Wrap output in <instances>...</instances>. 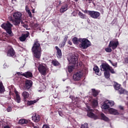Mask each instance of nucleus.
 Masks as SVG:
<instances>
[{"label": "nucleus", "mask_w": 128, "mask_h": 128, "mask_svg": "<svg viewBox=\"0 0 128 128\" xmlns=\"http://www.w3.org/2000/svg\"><path fill=\"white\" fill-rule=\"evenodd\" d=\"M32 52L34 58H40V56H42V47H40V42L38 40L34 41V44L32 48Z\"/></svg>", "instance_id": "obj_1"}, {"label": "nucleus", "mask_w": 128, "mask_h": 128, "mask_svg": "<svg viewBox=\"0 0 128 128\" xmlns=\"http://www.w3.org/2000/svg\"><path fill=\"white\" fill-rule=\"evenodd\" d=\"M22 14L20 12H14L13 14V18L12 16H10L8 18V20L10 22H12V24H14V26H18L20 24V22L22 21Z\"/></svg>", "instance_id": "obj_2"}, {"label": "nucleus", "mask_w": 128, "mask_h": 128, "mask_svg": "<svg viewBox=\"0 0 128 128\" xmlns=\"http://www.w3.org/2000/svg\"><path fill=\"white\" fill-rule=\"evenodd\" d=\"M1 26L2 28L5 30L7 34H9L10 36H14V33L12 31V24L8 21L6 23H3Z\"/></svg>", "instance_id": "obj_3"}, {"label": "nucleus", "mask_w": 128, "mask_h": 128, "mask_svg": "<svg viewBox=\"0 0 128 128\" xmlns=\"http://www.w3.org/2000/svg\"><path fill=\"white\" fill-rule=\"evenodd\" d=\"M79 42H81V44H79L80 48L83 50H86L92 46V43L88 40L86 38H79Z\"/></svg>", "instance_id": "obj_4"}, {"label": "nucleus", "mask_w": 128, "mask_h": 128, "mask_svg": "<svg viewBox=\"0 0 128 128\" xmlns=\"http://www.w3.org/2000/svg\"><path fill=\"white\" fill-rule=\"evenodd\" d=\"M46 65L45 64H39L38 66V70L40 72V74L42 76H46Z\"/></svg>", "instance_id": "obj_5"}, {"label": "nucleus", "mask_w": 128, "mask_h": 128, "mask_svg": "<svg viewBox=\"0 0 128 128\" xmlns=\"http://www.w3.org/2000/svg\"><path fill=\"white\" fill-rule=\"evenodd\" d=\"M118 44H120V43L118 40H113L110 41L108 46V48H111L112 50H114L118 48Z\"/></svg>", "instance_id": "obj_6"}, {"label": "nucleus", "mask_w": 128, "mask_h": 128, "mask_svg": "<svg viewBox=\"0 0 128 128\" xmlns=\"http://www.w3.org/2000/svg\"><path fill=\"white\" fill-rule=\"evenodd\" d=\"M70 98L72 100V105L74 108H78V103L80 102V98L74 96H70Z\"/></svg>", "instance_id": "obj_7"}, {"label": "nucleus", "mask_w": 128, "mask_h": 128, "mask_svg": "<svg viewBox=\"0 0 128 128\" xmlns=\"http://www.w3.org/2000/svg\"><path fill=\"white\" fill-rule=\"evenodd\" d=\"M82 76H84V72H76L73 76V80L74 82H79V80L82 78Z\"/></svg>", "instance_id": "obj_8"}, {"label": "nucleus", "mask_w": 128, "mask_h": 128, "mask_svg": "<svg viewBox=\"0 0 128 128\" xmlns=\"http://www.w3.org/2000/svg\"><path fill=\"white\" fill-rule=\"evenodd\" d=\"M90 16L92 18L96 19L100 16V13L98 12L91 10Z\"/></svg>", "instance_id": "obj_9"}, {"label": "nucleus", "mask_w": 128, "mask_h": 128, "mask_svg": "<svg viewBox=\"0 0 128 128\" xmlns=\"http://www.w3.org/2000/svg\"><path fill=\"white\" fill-rule=\"evenodd\" d=\"M70 64H74V66H78V57L76 56L72 55L70 58Z\"/></svg>", "instance_id": "obj_10"}, {"label": "nucleus", "mask_w": 128, "mask_h": 128, "mask_svg": "<svg viewBox=\"0 0 128 128\" xmlns=\"http://www.w3.org/2000/svg\"><path fill=\"white\" fill-rule=\"evenodd\" d=\"M87 108L88 110L87 114L88 116L91 118H96V116L92 112L94 110L90 109V106H88Z\"/></svg>", "instance_id": "obj_11"}, {"label": "nucleus", "mask_w": 128, "mask_h": 128, "mask_svg": "<svg viewBox=\"0 0 128 128\" xmlns=\"http://www.w3.org/2000/svg\"><path fill=\"white\" fill-rule=\"evenodd\" d=\"M110 66L108 63H102L100 66L101 70H102V72H108L110 70Z\"/></svg>", "instance_id": "obj_12"}, {"label": "nucleus", "mask_w": 128, "mask_h": 128, "mask_svg": "<svg viewBox=\"0 0 128 128\" xmlns=\"http://www.w3.org/2000/svg\"><path fill=\"white\" fill-rule=\"evenodd\" d=\"M32 118L34 122H38L40 120V116L36 114H33Z\"/></svg>", "instance_id": "obj_13"}, {"label": "nucleus", "mask_w": 128, "mask_h": 128, "mask_svg": "<svg viewBox=\"0 0 128 128\" xmlns=\"http://www.w3.org/2000/svg\"><path fill=\"white\" fill-rule=\"evenodd\" d=\"M55 48L56 50V56L58 58H62V50L58 48V46H55Z\"/></svg>", "instance_id": "obj_14"}, {"label": "nucleus", "mask_w": 128, "mask_h": 128, "mask_svg": "<svg viewBox=\"0 0 128 128\" xmlns=\"http://www.w3.org/2000/svg\"><path fill=\"white\" fill-rule=\"evenodd\" d=\"M30 36V32H27L26 34H22L21 36L19 38V40L20 42H25L27 38Z\"/></svg>", "instance_id": "obj_15"}, {"label": "nucleus", "mask_w": 128, "mask_h": 128, "mask_svg": "<svg viewBox=\"0 0 128 128\" xmlns=\"http://www.w3.org/2000/svg\"><path fill=\"white\" fill-rule=\"evenodd\" d=\"M32 86V81L31 80H26L25 82V88L27 90H30Z\"/></svg>", "instance_id": "obj_16"}, {"label": "nucleus", "mask_w": 128, "mask_h": 128, "mask_svg": "<svg viewBox=\"0 0 128 128\" xmlns=\"http://www.w3.org/2000/svg\"><path fill=\"white\" fill-rule=\"evenodd\" d=\"M22 76H24L27 78H32L34 76V75L32 74V72L28 71L25 72L24 73H23L22 74Z\"/></svg>", "instance_id": "obj_17"}, {"label": "nucleus", "mask_w": 128, "mask_h": 128, "mask_svg": "<svg viewBox=\"0 0 128 128\" xmlns=\"http://www.w3.org/2000/svg\"><path fill=\"white\" fill-rule=\"evenodd\" d=\"M68 10V4H65L62 6L60 10V12L64 13Z\"/></svg>", "instance_id": "obj_18"}, {"label": "nucleus", "mask_w": 128, "mask_h": 128, "mask_svg": "<svg viewBox=\"0 0 128 128\" xmlns=\"http://www.w3.org/2000/svg\"><path fill=\"white\" fill-rule=\"evenodd\" d=\"M14 54H16V52H14V48H10L8 50L7 56H14Z\"/></svg>", "instance_id": "obj_19"}, {"label": "nucleus", "mask_w": 128, "mask_h": 128, "mask_svg": "<svg viewBox=\"0 0 128 128\" xmlns=\"http://www.w3.org/2000/svg\"><path fill=\"white\" fill-rule=\"evenodd\" d=\"M109 112L110 114H114V116H118L120 113L118 112V110L111 108L109 110Z\"/></svg>", "instance_id": "obj_20"}, {"label": "nucleus", "mask_w": 128, "mask_h": 128, "mask_svg": "<svg viewBox=\"0 0 128 128\" xmlns=\"http://www.w3.org/2000/svg\"><path fill=\"white\" fill-rule=\"evenodd\" d=\"M76 66H78L70 64V65L68 66V72H72V70H74V68H76Z\"/></svg>", "instance_id": "obj_21"}, {"label": "nucleus", "mask_w": 128, "mask_h": 128, "mask_svg": "<svg viewBox=\"0 0 128 128\" xmlns=\"http://www.w3.org/2000/svg\"><path fill=\"white\" fill-rule=\"evenodd\" d=\"M92 92L93 96H94V98H96V96H98V94H100V91L98 90H96V89L93 88L92 89Z\"/></svg>", "instance_id": "obj_22"}, {"label": "nucleus", "mask_w": 128, "mask_h": 128, "mask_svg": "<svg viewBox=\"0 0 128 128\" xmlns=\"http://www.w3.org/2000/svg\"><path fill=\"white\" fill-rule=\"evenodd\" d=\"M93 70L94 72V73L96 74H97V76H100V68H98V66H95L93 68Z\"/></svg>", "instance_id": "obj_23"}, {"label": "nucleus", "mask_w": 128, "mask_h": 128, "mask_svg": "<svg viewBox=\"0 0 128 128\" xmlns=\"http://www.w3.org/2000/svg\"><path fill=\"white\" fill-rule=\"evenodd\" d=\"M14 92L16 96V102L18 104H20V96L18 94V91H15Z\"/></svg>", "instance_id": "obj_24"}, {"label": "nucleus", "mask_w": 128, "mask_h": 128, "mask_svg": "<svg viewBox=\"0 0 128 128\" xmlns=\"http://www.w3.org/2000/svg\"><path fill=\"white\" fill-rule=\"evenodd\" d=\"M101 108L104 110H108L110 108V105L108 104V101L104 102Z\"/></svg>", "instance_id": "obj_25"}, {"label": "nucleus", "mask_w": 128, "mask_h": 128, "mask_svg": "<svg viewBox=\"0 0 128 128\" xmlns=\"http://www.w3.org/2000/svg\"><path fill=\"white\" fill-rule=\"evenodd\" d=\"M28 124V121L26 119H21L18 122L19 124Z\"/></svg>", "instance_id": "obj_26"}, {"label": "nucleus", "mask_w": 128, "mask_h": 128, "mask_svg": "<svg viewBox=\"0 0 128 128\" xmlns=\"http://www.w3.org/2000/svg\"><path fill=\"white\" fill-rule=\"evenodd\" d=\"M101 120H104L105 122H108V118L106 117V115L104 114V113H102L100 114Z\"/></svg>", "instance_id": "obj_27"}, {"label": "nucleus", "mask_w": 128, "mask_h": 128, "mask_svg": "<svg viewBox=\"0 0 128 128\" xmlns=\"http://www.w3.org/2000/svg\"><path fill=\"white\" fill-rule=\"evenodd\" d=\"M72 42L74 44H78V42H80V38H78V37H74L72 39Z\"/></svg>", "instance_id": "obj_28"}, {"label": "nucleus", "mask_w": 128, "mask_h": 128, "mask_svg": "<svg viewBox=\"0 0 128 128\" xmlns=\"http://www.w3.org/2000/svg\"><path fill=\"white\" fill-rule=\"evenodd\" d=\"M22 96L24 97V100H26V98H28V96H30V94L26 91H24L22 94Z\"/></svg>", "instance_id": "obj_29"}, {"label": "nucleus", "mask_w": 128, "mask_h": 128, "mask_svg": "<svg viewBox=\"0 0 128 128\" xmlns=\"http://www.w3.org/2000/svg\"><path fill=\"white\" fill-rule=\"evenodd\" d=\"M4 86L2 84V82L0 80V94H2L4 92Z\"/></svg>", "instance_id": "obj_30"}, {"label": "nucleus", "mask_w": 128, "mask_h": 128, "mask_svg": "<svg viewBox=\"0 0 128 128\" xmlns=\"http://www.w3.org/2000/svg\"><path fill=\"white\" fill-rule=\"evenodd\" d=\"M52 64L54 66H60V62L57 60H52Z\"/></svg>", "instance_id": "obj_31"}, {"label": "nucleus", "mask_w": 128, "mask_h": 128, "mask_svg": "<svg viewBox=\"0 0 128 128\" xmlns=\"http://www.w3.org/2000/svg\"><path fill=\"white\" fill-rule=\"evenodd\" d=\"M114 88L116 90H118L120 88V84L118 82H115L114 84Z\"/></svg>", "instance_id": "obj_32"}, {"label": "nucleus", "mask_w": 128, "mask_h": 128, "mask_svg": "<svg viewBox=\"0 0 128 128\" xmlns=\"http://www.w3.org/2000/svg\"><path fill=\"white\" fill-rule=\"evenodd\" d=\"M78 14L79 16H80V18H82V19H84V18H86V15L82 14V12H80L78 13Z\"/></svg>", "instance_id": "obj_33"}, {"label": "nucleus", "mask_w": 128, "mask_h": 128, "mask_svg": "<svg viewBox=\"0 0 128 128\" xmlns=\"http://www.w3.org/2000/svg\"><path fill=\"white\" fill-rule=\"evenodd\" d=\"M104 75L106 78H110V74L108 71H105L104 72Z\"/></svg>", "instance_id": "obj_34"}, {"label": "nucleus", "mask_w": 128, "mask_h": 128, "mask_svg": "<svg viewBox=\"0 0 128 128\" xmlns=\"http://www.w3.org/2000/svg\"><path fill=\"white\" fill-rule=\"evenodd\" d=\"M92 106L93 108H96V106H98V100H94L92 102Z\"/></svg>", "instance_id": "obj_35"}, {"label": "nucleus", "mask_w": 128, "mask_h": 128, "mask_svg": "<svg viewBox=\"0 0 128 128\" xmlns=\"http://www.w3.org/2000/svg\"><path fill=\"white\" fill-rule=\"evenodd\" d=\"M36 100H30L28 102V106H32V104H36Z\"/></svg>", "instance_id": "obj_36"}, {"label": "nucleus", "mask_w": 128, "mask_h": 128, "mask_svg": "<svg viewBox=\"0 0 128 128\" xmlns=\"http://www.w3.org/2000/svg\"><path fill=\"white\" fill-rule=\"evenodd\" d=\"M107 104H108L109 106H114V101H108Z\"/></svg>", "instance_id": "obj_37"}, {"label": "nucleus", "mask_w": 128, "mask_h": 128, "mask_svg": "<svg viewBox=\"0 0 128 128\" xmlns=\"http://www.w3.org/2000/svg\"><path fill=\"white\" fill-rule=\"evenodd\" d=\"M66 42H62L59 44V48H62L66 46Z\"/></svg>", "instance_id": "obj_38"}, {"label": "nucleus", "mask_w": 128, "mask_h": 128, "mask_svg": "<svg viewBox=\"0 0 128 128\" xmlns=\"http://www.w3.org/2000/svg\"><path fill=\"white\" fill-rule=\"evenodd\" d=\"M124 90L122 88H120L118 90L120 94H122L124 92Z\"/></svg>", "instance_id": "obj_39"}, {"label": "nucleus", "mask_w": 128, "mask_h": 128, "mask_svg": "<svg viewBox=\"0 0 128 128\" xmlns=\"http://www.w3.org/2000/svg\"><path fill=\"white\" fill-rule=\"evenodd\" d=\"M108 71L110 72H111V74H116V72H114V68H112V67L110 66L109 67V69L108 70Z\"/></svg>", "instance_id": "obj_40"}, {"label": "nucleus", "mask_w": 128, "mask_h": 128, "mask_svg": "<svg viewBox=\"0 0 128 128\" xmlns=\"http://www.w3.org/2000/svg\"><path fill=\"white\" fill-rule=\"evenodd\" d=\"M105 50L106 52H112V48L108 47L105 48Z\"/></svg>", "instance_id": "obj_41"}, {"label": "nucleus", "mask_w": 128, "mask_h": 128, "mask_svg": "<svg viewBox=\"0 0 128 128\" xmlns=\"http://www.w3.org/2000/svg\"><path fill=\"white\" fill-rule=\"evenodd\" d=\"M80 128H88V124L85 123L81 125Z\"/></svg>", "instance_id": "obj_42"}, {"label": "nucleus", "mask_w": 128, "mask_h": 128, "mask_svg": "<svg viewBox=\"0 0 128 128\" xmlns=\"http://www.w3.org/2000/svg\"><path fill=\"white\" fill-rule=\"evenodd\" d=\"M68 35H65L63 42L66 43L68 40Z\"/></svg>", "instance_id": "obj_43"}, {"label": "nucleus", "mask_w": 128, "mask_h": 128, "mask_svg": "<svg viewBox=\"0 0 128 128\" xmlns=\"http://www.w3.org/2000/svg\"><path fill=\"white\" fill-rule=\"evenodd\" d=\"M82 12L84 14H88L90 16V13L91 12V10H82Z\"/></svg>", "instance_id": "obj_44"}, {"label": "nucleus", "mask_w": 128, "mask_h": 128, "mask_svg": "<svg viewBox=\"0 0 128 128\" xmlns=\"http://www.w3.org/2000/svg\"><path fill=\"white\" fill-rule=\"evenodd\" d=\"M28 14L30 18H32V12H30V11H28Z\"/></svg>", "instance_id": "obj_45"}, {"label": "nucleus", "mask_w": 128, "mask_h": 128, "mask_svg": "<svg viewBox=\"0 0 128 128\" xmlns=\"http://www.w3.org/2000/svg\"><path fill=\"white\" fill-rule=\"evenodd\" d=\"M12 108H10V106L8 107L7 108V112H12Z\"/></svg>", "instance_id": "obj_46"}, {"label": "nucleus", "mask_w": 128, "mask_h": 128, "mask_svg": "<svg viewBox=\"0 0 128 128\" xmlns=\"http://www.w3.org/2000/svg\"><path fill=\"white\" fill-rule=\"evenodd\" d=\"M124 60L125 64H128V56L124 58Z\"/></svg>", "instance_id": "obj_47"}, {"label": "nucleus", "mask_w": 128, "mask_h": 128, "mask_svg": "<svg viewBox=\"0 0 128 128\" xmlns=\"http://www.w3.org/2000/svg\"><path fill=\"white\" fill-rule=\"evenodd\" d=\"M118 108H119V109L120 110H124V106H119Z\"/></svg>", "instance_id": "obj_48"}, {"label": "nucleus", "mask_w": 128, "mask_h": 128, "mask_svg": "<svg viewBox=\"0 0 128 128\" xmlns=\"http://www.w3.org/2000/svg\"><path fill=\"white\" fill-rule=\"evenodd\" d=\"M26 12H28L30 11V8H28V6H26Z\"/></svg>", "instance_id": "obj_49"}, {"label": "nucleus", "mask_w": 128, "mask_h": 128, "mask_svg": "<svg viewBox=\"0 0 128 128\" xmlns=\"http://www.w3.org/2000/svg\"><path fill=\"white\" fill-rule=\"evenodd\" d=\"M22 26L24 28H28V24H24L22 25Z\"/></svg>", "instance_id": "obj_50"}, {"label": "nucleus", "mask_w": 128, "mask_h": 128, "mask_svg": "<svg viewBox=\"0 0 128 128\" xmlns=\"http://www.w3.org/2000/svg\"><path fill=\"white\" fill-rule=\"evenodd\" d=\"M112 66H115V68H116V66H117V64H118L117 63H112Z\"/></svg>", "instance_id": "obj_51"}, {"label": "nucleus", "mask_w": 128, "mask_h": 128, "mask_svg": "<svg viewBox=\"0 0 128 128\" xmlns=\"http://www.w3.org/2000/svg\"><path fill=\"white\" fill-rule=\"evenodd\" d=\"M42 128H50L48 125H44Z\"/></svg>", "instance_id": "obj_52"}, {"label": "nucleus", "mask_w": 128, "mask_h": 128, "mask_svg": "<svg viewBox=\"0 0 128 128\" xmlns=\"http://www.w3.org/2000/svg\"><path fill=\"white\" fill-rule=\"evenodd\" d=\"M17 74H18V76H22V72H18Z\"/></svg>", "instance_id": "obj_53"}, {"label": "nucleus", "mask_w": 128, "mask_h": 128, "mask_svg": "<svg viewBox=\"0 0 128 128\" xmlns=\"http://www.w3.org/2000/svg\"><path fill=\"white\" fill-rule=\"evenodd\" d=\"M58 114H59V116H62V112L59 111Z\"/></svg>", "instance_id": "obj_54"}, {"label": "nucleus", "mask_w": 128, "mask_h": 128, "mask_svg": "<svg viewBox=\"0 0 128 128\" xmlns=\"http://www.w3.org/2000/svg\"><path fill=\"white\" fill-rule=\"evenodd\" d=\"M68 44H70V46H72V42H70V40H68Z\"/></svg>", "instance_id": "obj_55"}, {"label": "nucleus", "mask_w": 128, "mask_h": 128, "mask_svg": "<svg viewBox=\"0 0 128 128\" xmlns=\"http://www.w3.org/2000/svg\"><path fill=\"white\" fill-rule=\"evenodd\" d=\"M54 40H58V36H56L54 38Z\"/></svg>", "instance_id": "obj_56"}, {"label": "nucleus", "mask_w": 128, "mask_h": 128, "mask_svg": "<svg viewBox=\"0 0 128 128\" xmlns=\"http://www.w3.org/2000/svg\"><path fill=\"white\" fill-rule=\"evenodd\" d=\"M58 2H59L58 6H62V1H61V0H60V1Z\"/></svg>", "instance_id": "obj_57"}, {"label": "nucleus", "mask_w": 128, "mask_h": 128, "mask_svg": "<svg viewBox=\"0 0 128 128\" xmlns=\"http://www.w3.org/2000/svg\"><path fill=\"white\" fill-rule=\"evenodd\" d=\"M92 0H88V4H92Z\"/></svg>", "instance_id": "obj_58"}, {"label": "nucleus", "mask_w": 128, "mask_h": 128, "mask_svg": "<svg viewBox=\"0 0 128 128\" xmlns=\"http://www.w3.org/2000/svg\"><path fill=\"white\" fill-rule=\"evenodd\" d=\"M108 61L111 64H112L114 63V62H112V60H108Z\"/></svg>", "instance_id": "obj_59"}, {"label": "nucleus", "mask_w": 128, "mask_h": 128, "mask_svg": "<svg viewBox=\"0 0 128 128\" xmlns=\"http://www.w3.org/2000/svg\"><path fill=\"white\" fill-rule=\"evenodd\" d=\"M32 14H34V9L32 10Z\"/></svg>", "instance_id": "obj_60"}, {"label": "nucleus", "mask_w": 128, "mask_h": 128, "mask_svg": "<svg viewBox=\"0 0 128 128\" xmlns=\"http://www.w3.org/2000/svg\"><path fill=\"white\" fill-rule=\"evenodd\" d=\"M100 12H102V14H104V9H102Z\"/></svg>", "instance_id": "obj_61"}, {"label": "nucleus", "mask_w": 128, "mask_h": 128, "mask_svg": "<svg viewBox=\"0 0 128 128\" xmlns=\"http://www.w3.org/2000/svg\"><path fill=\"white\" fill-rule=\"evenodd\" d=\"M12 4L14 3V2H16V0H12Z\"/></svg>", "instance_id": "obj_62"}, {"label": "nucleus", "mask_w": 128, "mask_h": 128, "mask_svg": "<svg viewBox=\"0 0 128 128\" xmlns=\"http://www.w3.org/2000/svg\"><path fill=\"white\" fill-rule=\"evenodd\" d=\"M4 128H10V126H6L4 127Z\"/></svg>", "instance_id": "obj_63"}, {"label": "nucleus", "mask_w": 128, "mask_h": 128, "mask_svg": "<svg viewBox=\"0 0 128 128\" xmlns=\"http://www.w3.org/2000/svg\"><path fill=\"white\" fill-rule=\"evenodd\" d=\"M34 128H39L38 127L36 126H34Z\"/></svg>", "instance_id": "obj_64"}]
</instances>
